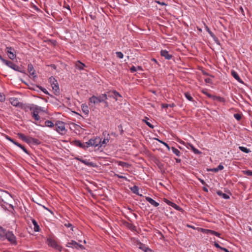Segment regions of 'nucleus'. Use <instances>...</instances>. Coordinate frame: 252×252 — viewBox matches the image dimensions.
I'll use <instances>...</instances> for the list:
<instances>
[{
	"instance_id": "f257e3e1",
	"label": "nucleus",
	"mask_w": 252,
	"mask_h": 252,
	"mask_svg": "<svg viewBox=\"0 0 252 252\" xmlns=\"http://www.w3.org/2000/svg\"><path fill=\"white\" fill-rule=\"evenodd\" d=\"M107 99V95L106 94H102L99 96L93 95L89 98L90 105L91 104H96L99 103L105 102V100Z\"/></svg>"
},
{
	"instance_id": "f03ea898",
	"label": "nucleus",
	"mask_w": 252,
	"mask_h": 252,
	"mask_svg": "<svg viewBox=\"0 0 252 252\" xmlns=\"http://www.w3.org/2000/svg\"><path fill=\"white\" fill-rule=\"evenodd\" d=\"M56 130L61 135H64L67 133V130L65 126V123L62 121H57L55 124Z\"/></svg>"
},
{
	"instance_id": "7ed1b4c3",
	"label": "nucleus",
	"mask_w": 252,
	"mask_h": 252,
	"mask_svg": "<svg viewBox=\"0 0 252 252\" xmlns=\"http://www.w3.org/2000/svg\"><path fill=\"white\" fill-rule=\"evenodd\" d=\"M86 147H89L91 146L102 147V144H101V138L97 137L94 138L90 139L88 141L86 142Z\"/></svg>"
},
{
	"instance_id": "20e7f679",
	"label": "nucleus",
	"mask_w": 252,
	"mask_h": 252,
	"mask_svg": "<svg viewBox=\"0 0 252 252\" xmlns=\"http://www.w3.org/2000/svg\"><path fill=\"white\" fill-rule=\"evenodd\" d=\"M10 103L14 106L18 107L24 109H27V105L19 101L17 98L11 97L9 99Z\"/></svg>"
},
{
	"instance_id": "39448f33",
	"label": "nucleus",
	"mask_w": 252,
	"mask_h": 252,
	"mask_svg": "<svg viewBox=\"0 0 252 252\" xmlns=\"http://www.w3.org/2000/svg\"><path fill=\"white\" fill-rule=\"evenodd\" d=\"M5 237H6L7 240L11 244H13V245L17 244L16 238L12 231H8L7 232L6 231H5Z\"/></svg>"
},
{
	"instance_id": "423d86ee",
	"label": "nucleus",
	"mask_w": 252,
	"mask_h": 252,
	"mask_svg": "<svg viewBox=\"0 0 252 252\" xmlns=\"http://www.w3.org/2000/svg\"><path fill=\"white\" fill-rule=\"evenodd\" d=\"M27 109H29L31 111H32L33 113L36 114H39L41 112L45 111L44 108L34 104H31L30 106H27Z\"/></svg>"
},
{
	"instance_id": "0eeeda50",
	"label": "nucleus",
	"mask_w": 252,
	"mask_h": 252,
	"mask_svg": "<svg viewBox=\"0 0 252 252\" xmlns=\"http://www.w3.org/2000/svg\"><path fill=\"white\" fill-rule=\"evenodd\" d=\"M47 243L49 246L55 248L58 250H61V247L58 245L57 242L53 239L49 238L47 239Z\"/></svg>"
},
{
	"instance_id": "6e6552de",
	"label": "nucleus",
	"mask_w": 252,
	"mask_h": 252,
	"mask_svg": "<svg viewBox=\"0 0 252 252\" xmlns=\"http://www.w3.org/2000/svg\"><path fill=\"white\" fill-rule=\"evenodd\" d=\"M106 94L107 95V98H113L115 99L116 101L118 100V97H122L121 95L115 90L109 91L107 93V94Z\"/></svg>"
},
{
	"instance_id": "1a4fd4ad",
	"label": "nucleus",
	"mask_w": 252,
	"mask_h": 252,
	"mask_svg": "<svg viewBox=\"0 0 252 252\" xmlns=\"http://www.w3.org/2000/svg\"><path fill=\"white\" fill-rule=\"evenodd\" d=\"M49 80L53 90H54L55 92L59 93V87L57 80L53 77H50Z\"/></svg>"
},
{
	"instance_id": "9d476101",
	"label": "nucleus",
	"mask_w": 252,
	"mask_h": 252,
	"mask_svg": "<svg viewBox=\"0 0 252 252\" xmlns=\"http://www.w3.org/2000/svg\"><path fill=\"white\" fill-rule=\"evenodd\" d=\"M164 202L166 204H167L168 205L171 206V207H172L173 208H174L176 210H177L178 211H181V212H183V209L182 208H181L180 207L178 206L175 203H173V202H172L167 200V199H164Z\"/></svg>"
},
{
	"instance_id": "9b49d317",
	"label": "nucleus",
	"mask_w": 252,
	"mask_h": 252,
	"mask_svg": "<svg viewBox=\"0 0 252 252\" xmlns=\"http://www.w3.org/2000/svg\"><path fill=\"white\" fill-rule=\"evenodd\" d=\"M6 52L8 54V57L11 60H14L16 58V55L14 53V49L11 47H6Z\"/></svg>"
},
{
	"instance_id": "f8f14e48",
	"label": "nucleus",
	"mask_w": 252,
	"mask_h": 252,
	"mask_svg": "<svg viewBox=\"0 0 252 252\" xmlns=\"http://www.w3.org/2000/svg\"><path fill=\"white\" fill-rule=\"evenodd\" d=\"M28 70L30 76H32L33 78H35L36 77L35 70L32 64L30 63L28 64Z\"/></svg>"
},
{
	"instance_id": "ddd939ff",
	"label": "nucleus",
	"mask_w": 252,
	"mask_h": 252,
	"mask_svg": "<svg viewBox=\"0 0 252 252\" xmlns=\"http://www.w3.org/2000/svg\"><path fill=\"white\" fill-rule=\"evenodd\" d=\"M18 135L21 139H22L23 140L28 143L31 142L32 141H33L34 140V139L33 138L27 137L24 134L22 133H18Z\"/></svg>"
},
{
	"instance_id": "4468645a",
	"label": "nucleus",
	"mask_w": 252,
	"mask_h": 252,
	"mask_svg": "<svg viewBox=\"0 0 252 252\" xmlns=\"http://www.w3.org/2000/svg\"><path fill=\"white\" fill-rule=\"evenodd\" d=\"M3 63L5 64L6 65H7L8 67H10L11 68L15 70H17L18 67L16 64L13 63L12 62L6 60L3 61Z\"/></svg>"
},
{
	"instance_id": "2eb2a0df",
	"label": "nucleus",
	"mask_w": 252,
	"mask_h": 252,
	"mask_svg": "<svg viewBox=\"0 0 252 252\" xmlns=\"http://www.w3.org/2000/svg\"><path fill=\"white\" fill-rule=\"evenodd\" d=\"M107 135L106 137H105L103 140H102V139L101 138V144H102V147H104L105 144H106L109 141L110 139V135L108 133H107V132H103V135L105 136V135Z\"/></svg>"
},
{
	"instance_id": "dca6fc26",
	"label": "nucleus",
	"mask_w": 252,
	"mask_h": 252,
	"mask_svg": "<svg viewBox=\"0 0 252 252\" xmlns=\"http://www.w3.org/2000/svg\"><path fill=\"white\" fill-rule=\"evenodd\" d=\"M160 54L162 57H164L165 59L168 60H170L172 57V56L166 50H162L160 51Z\"/></svg>"
},
{
	"instance_id": "f3484780",
	"label": "nucleus",
	"mask_w": 252,
	"mask_h": 252,
	"mask_svg": "<svg viewBox=\"0 0 252 252\" xmlns=\"http://www.w3.org/2000/svg\"><path fill=\"white\" fill-rule=\"evenodd\" d=\"M145 199L146 201H147L148 202H149L152 205L154 206V207H158L159 206V203L156 201H155L154 199H153L152 198L150 197H146Z\"/></svg>"
},
{
	"instance_id": "a211bd4d",
	"label": "nucleus",
	"mask_w": 252,
	"mask_h": 252,
	"mask_svg": "<svg viewBox=\"0 0 252 252\" xmlns=\"http://www.w3.org/2000/svg\"><path fill=\"white\" fill-rule=\"evenodd\" d=\"M231 74L232 75V76L237 81H238L240 83H243V82L242 81V80H241V79L240 78V77L239 76L238 73L235 71V70H232L231 71Z\"/></svg>"
},
{
	"instance_id": "6ab92c4d",
	"label": "nucleus",
	"mask_w": 252,
	"mask_h": 252,
	"mask_svg": "<svg viewBox=\"0 0 252 252\" xmlns=\"http://www.w3.org/2000/svg\"><path fill=\"white\" fill-rule=\"evenodd\" d=\"M74 145L76 146H78L80 148H82L84 149H86L88 148V147H86V144L85 143H82L79 140H75L74 141Z\"/></svg>"
},
{
	"instance_id": "aec40b11",
	"label": "nucleus",
	"mask_w": 252,
	"mask_h": 252,
	"mask_svg": "<svg viewBox=\"0 0 252 252\" xmlns=\"http://www.w3.org/2000/svg\"><path fill=\"white\" fill-rule=\"evenodd\" d=\"M78 243L75 241L72 240L69 242H68L66 244V247L72 248L77 249Z\"/></svg>"
},
{
	"instance_id": "412c9836",
	"label": "nucleus",
	"mask_w": 252,
	"mask_h": 252,
	"mask_svg": "<svg viewBox=\"0 0 252 252\" xmlns=\"http://www.w3.org/2000/svg\"><path fill=\"white\" fill-rule=\"evenodd\" d=\"M81 109H82V110L83 111V112L85 114V115H88L89 113V107L88 106V105L85 104V103H84V104H82L81 105Z\"/></svg>"
},
{
	"instance_id": "4be33fe9",
	"label": "nucleus",
	"mask_w": 252,
	"mask_h": 252,
	"mask_svg": "<svg viewBox=\"0 0 252 252\" xmlns=\"http://www.w3.org/2000/svg\"><path fill=\"white\" fill-rule=\"evenodd\" d=\"M77 159L79 161H80V162H81L82 163H84L86 165L91 166H93V163L92 162H90L89 160L83 159L82 158H77Z\"/></svg>"
},
{
	"instance_id": "5701e85b",
	"label": "nucleus",
	"mask_w": 252,
	"mask_h": 252,
	"mask_svg": "<svg viewBox=\"0 0 252 252\" xmlns=\"http://www.w3.org/2000/svg\"><path fill=\"white\" fill-rule=\"evenodd\" d=\"M32 223L34 226V231L35 232H39L40 231V227L36 221L35 220H32Z\"/></svg>"
},
{
	"instance_id": "b1692460",
	"label": "nucleus",
	"mask_w": 252,
	"mask_h": 252,
	"mask_svg": "<svg viewBox=\"0 0 252 252\" xmlns=\"http://www.w3.org/2000/svg\"><path fill=\"white\" fill-rule=\"evenodd\" d=\"M217 193L220 196L222 197L223 198L228 199L230 198L229 196L225 193H223L221 191L219 190L217 192Z\"/></svg>"
},
{
	"instance_id": "393cba45",
	"label": "nucleus",
	"mask_w": 252,
	"mask_h": 252,
	"mask_svg": "<svg viewBox=\"0 0 252 252\" xmlns=\"http://www.w3.org/2000/svg\"><path fill=\"white\" fill-rule=\"evenodd\" d=\"M223 168H224L223 166L221 164H220L217 168H214L210 169L209 170V171L214 172H217L220 170H222V169H223Z\"/></svg>"
},
{
	"instance_id": "a878e982",
	"label": "nucleus",
	"mask_w": 252,
	"mask_h": 252,
	"mask_svg": "<svg viewBox=\"0 0 252 252\" xmlns=\"http://www.w3.org/2000/svg\"><path fill=\"white\" fill-rule=\"evenodd\" d=\"M6 230L0 226V239L3 240L5 238Z\"/></svg>"
},
{
	"instance_id": "bb28decb",
	"label": "nucleus",
	"mask_w": 252,
	"mask_h": 252,
	"mask_svg": "<svg viewBox=\"0 0 252 252\" xmlns=\"http://www.w3.org/2000/svg\"><path fill=\"white\" fill-rule=\"evenodd\" d=\"M117 163L119 166H122L123 167H129V164L126 162L122 161H117Z\"/></svg>"
},
{
	"instance_id": "cd10ccee",
	"label": "nucleus",
	"mask_w": 252,
	"mask_h": 252,
	"mask_svg": "<svg viewBox=\"0 0 252 252\" xmlns=\"http://www.w3.org/2000/svg\"><path fill=\"white\" fill-rule=\"evenodd\" d=\"M205 30L206 31L209 33V34L211 35L212 37H213L214 39L216 38V36L214 35V34L210 30L208 27L206 25L205 23H204Z\"/></svg>"
},
{
	"instance_id": "c85d7f7f",
	"label": "nucleus",
	"mask_w": 252,
	"mask_h": 252,
	"mask_svg": "<svg viewBox=\"0 0 252 252\" xmlns=\"http://www.w3.org/2000/svg\"><path fill=\"white\" fill-rule=\"evenodd\" d=\"M76 67L78 68L80 70H82L84 69L85 66V64L80 61H78L76 64Z\"/></svg>"
},
{
	"instance_id": "c756f323",
	"label": "nucleus",
	"mask_w": 252,
	"mask_h": 252,
	"mask_svg": "<svg viewBox=\"0 0 252 252\" xmlns=\"http://www.w3.org/2000/svg\"><path fill=\"white\" fill-rule=\"evenodd\" d=\"M239 149L241 151H242L245 153H249L251 152L249 149H248L247 148L243 147V146H239Z\"/></svg>"
},
{
	"instance_id": "7c9ffc66",
	"label": "nucleus",
	"mask_w": 252,
	"mask_h": 252,
	"mask_svg": "<svg viewBox=\"0 0 252 252\" xmlns=\"http://www.w3.org/2000/svg\"><path fill=\"white\" fill-rule=\"evenodd\" d=\"M45 125L47 127H52L54 126V124L52 121L47 120L45 122Z\"/></svg>"
},
{
	"instance_id": "2f4dec72",
	"label": "nucleus",
	"mask_w": 252,
	"mask_h": 252,
	"mask_svg": "<svg viewBox=\"0 0 252 252\" xmlns=\"http://www.w3.org/2000/svg\"><path fill=\"white\" fill-rule=\"evenodd\" d=\"M171 149H172L173 153L174 154H175L177 156H178V157L180 156L181 152L179 150H178L177 149H176L174 147H172Z\"/></svg>"
},
{
	"instance_id": "473e14b6",
	"label": "nucleus",
	"mask_w": 252,
	"mask_h": 252,
	"mask_svg": "<svg viewBox=\"0 0 252 252\" xmlns=\"http://www.w3.org/2000/svg\"><path fill=\"white\" fill-rule=\"evenodd\" d=\"M148 120V119L147 117H146L145 119L143 120V121L149 127H150L151 128H153L154 127V126H153L150 122H149Z\"/></svg>"
},
{
	"instance_id": "72a5a7b5",
	"label": "nucleus",
	"mask_w": 252,
	"mask_h": 252,
	"mask_svg": "<svg viewBox=\"0 0 252 252\" xmlns=\"http://www.w3.org/2000/svg\"><path fill=\"white\" fill-rule=\"evenodd\" d=\"M131 190L132 192L136 194H138V188L136 186H134L133 187L131 188Z\"/></svg>"
},
{
	"instance_id": "f704fd0d",
	"label": "nucleus",
	"mask_w": 252,
	"mask_h": 252,
	"mask_svg": "<svg viewBox=\"0 0 252 252\" xmlns=\"http://www.w3.org/2000/svg\"><path fill=\"white\" fill-rule=\"evenodd\" d=\"M139 248L144 251L145 252H147L148 251H150L149 249L147 248L144 245L142 244H140L139 245Z\"/></svg>"
},
{
	"instance_id": "c9c22d12",
	"label": "nucleus",
	"mask_w": 252,
	"mask_h": 252,
	"mask_svg": "<svg viewBox=\"0 0 252 252\" xmlns=\"http://www.w3.org/2000/svg\"><path fill=\"white\" fill-rule=\"evenodd\" d=\"M185 95L186 98L187 99H188L189 100V101H192L193 100L192 97H191V96L190 95V94L189 93H185Z\"/></svg>"
},
{
	"instance_id": "e433bc0d",
	"label": "nucleus",
	"mask_w": 252,
	"mask_h": 252,
	"mask_svg": "<svg viewBox=\"0 0 252 252\" xmlns=\"http://www.w3.org/2000/svg\"><path fill=\"white\" fill-rule=\"evenodd\" d=\"M114 176L117 177H118L119 178L123 179L125 180L126 181H129L126 176H122V175H120L117 174H114Z\"/></svg>"
},
{
	"instance_id": "4c0bfd02",
	"label": "nucleus",
	"mask_w": 252,
	"mask_h": 252,
	"mask_svg": "<svg viewBox=\"0 0 252 252\" xmlns=\"http://www.w3.org/2000/svg\"><path fill=\"white\" fill-rule=\"evenodd\" d=\"M117 57L119 59H123L124 57L123 54L121 52H117L116 53Z\"/></svg>"
},
{
	"instance_id": "58836bf2",
	"label": "nucleus",
	"mask_w": 252,
	"mask_h": 252,
	"mask_svg": "<svg viewBox=\"0 0 252 252\" xmlns=\"http://www.w3.org/2000/svg\"><path fill=\"white\" fill-rule=\"evenodd\" d=\"M32 116L35 121H38L40 119V117L38 115V114L32 113Z\"/></svg>"
},
{
	"instance_id": "ea45409f",
	"label": "nucleus",
	"mask_w": 252,
	"mask_h": 252,
	"mask_svg": "<svg viewBox=\"0 0 252 252\" xmlns=\"http://www.w3.org/2000/svg\"><path fill=\"white\" fill-rule=\"evenodd\" d=\"M158 141L160 143H162L163 145H164V146H165L167 148V149H168V151H170V148L169 146V145H168L166 143H165V142H163V141H161V140H158Z\"/></svg>"
},
{
	"instance_id": "a19ab883",
	"label": "nucleus",
	"mask_w": 252,
	"mask_h": 252,
	"mask_svg": "<svg viewBox=\"0 0 252 252\" xmlns=\"http://www.w3.org/2000/svg\"><path fill=\"white\" fill-rule=\"evenodd\" d=\"M234 117L238 121H240L241 119V115L238 113L235 114Z\"/></svg>"
},
{
	"instance_id": "79ce46f5",
	"label": "nucleus",
	"mask_w": 252,
	"mask_h": 252,
	"mask_svg": "<svg viewBox=\"0 0 252 252\" xmlns=\"http://www.w3.org/2000/svg\"><path fill=\"white\" fill-rule=\"evenodd\" d=\"M5 100V96L3 94L0 93V101L4 102Z\"/></svg>"
},
{
	"instance_id": "37998d69",
	"label": "nucleus",
	"mask_w": 252,
	"mask_h": 252,
	"mask_svg": "<svg viewBox=\"0 0 252 252\" xmlns=\"http://www.w3.org/2000/svg\"><path fill=\"white\" fill-rule=\"evenodd\" d=\"M193 153L195 154H201V152L198 150V149H196L195 148H194L192 150Z\"/></svg>"
},
{
	"instance_id": "c03bdc74",
	"label": "nucleus",
	"mask_w": 252,
	"mask_h": 252,
	"mask_svg": "<svg viewBox=\"0 0 252 252\" xmlns=\"http://www.w3.org/2000/svg\"><path fill=\"white\" fill-rule=\"evenodd\" d=\"M5 138L9 140V141L11 142L12 143H13L14 144V143H16V142L14 140H13L12 138H11L9 136H8V135H5Z\"/></svg>"
},
{
	"instance_id": "a18cd8bd",
	"label": "nucleus",
	"mask_w": 252,
	"mask_h": 252,
	"mask_svg": "<svg viewBox=\"0 0 252 252\" xmlns=\"http://www.w3.org/2000/svg\"><path fill=\"white\" fill-rule=\"evenodd\" d=\"M209 230V229L201 228V232L205 234H208Z\"/></svg>"
},
{
	"instance_id": "49530a36",
	"label": "nucleus",
	"mask_w": 252,
	"mask_h": 252,
	"mask_svg": "<svg viewBox=\"0 0 252 252\" xmlns=\"http://www.w3.org/2000/svg\"><path fill=\"white\" fill-rule=\"evenodd\" d=\"M130 69V71L132 73L137 71L136 67L134 66H132Z\"/></svg>"
},
{
	"instance_id": "de8ad7c7",
	"label": "nucleus",
	"mask_w": 252,
	"mask_h": 252,
	"mask_svg": "<svg viewBox=\"0 0 252 252\" xmlns=\"http://www.w3.org/2000/svg\"><path fill=\"white\" fill-rule=\"evenodd\" d=\"M14 145H16L17 146L19 147V148H20L21 149H23V148H24V147L23 146H22L21 144L18 143V142H16V143H14Z\"/></svg>"
},
{
	"instance_id": "09e8293b",
	"label": "nucleus",
	"mask_w": 252,
	"mask_h": 252,
	"mask_svg": "<svg viewBox=\"0 0 252 252\" xmlns=\"http://www.w3.org/2000/svg\"><path fill=\"white\" fill-rule=\"evenodd\" d=\"M214 246H215L216 248L220 249V250H221V249L222 248L221 246H220L218 243H217L216 242L215 243Z\"/></svg>"
},
{
	"instance_id": "8fccbe9b",
	"label": "nucleus",
	"mask_w": 252,
	"mask_h": 252,
	"mask_svg": "<svg viewBox=\"0 0 252 252\" xmlns=\"http://www.w3.org/2000/svg\"><path fill=\"white\" fill-rule=\"evenodd\" d=\"M245 173L248 176H252V171L250 170H247L245 172Z\"/></svg>"
},
{
	"instance_id": "3c124183",
	"label": "nucleus",
	"mask_w": 252,
	"mask_h": 252,
	"mask_svg": "<svg viewBox=\"0 0 252 252\" xmlns=\"http://www.w3.org/2000/svg\"><path fill=\"white\" fill-rule=\"evenodd\" d=\"M78 248H79V249H80L81 250H84V249H85V248H84V247L83 245H81V244H78V245H77V249H78Z\"/></svg>"
},
{
	"instance_id": "603ef678",
	"label": "nucleus",
	"mask_w": 252,
	"mask_h": 252,
	"mask_svg": "<svg viewBox=\"0 0 252 252\" xmlns=\"http://www.w3.org/2000/svg\"><path fill=\"white\" fill-rule=\"evenodd\" d=\"M65 225L67 227H71V229L73 230L72 225L71 223H68L67 224H65Z\"/></svg>"
},
{
	"instance_id": "864d4df0",
	"label": "nucleus",
	"mask_w": 252,
	"mask_h": 252,
	"mask_svg": "<svg viewBox=\"0 0 252 252\" xmlns=\"http://www.w3.org/2000/svg\"><path fill=\"white\" fill-rule=\"evenodd\" d=\"M156 2L158 3L159 4L162 5H166V4H165L164 2H160L159 1H156Z\"/></svg>"
},
{
	"instance_id": "5fc2aeb1",
	"label": "nucleus",
	"mask_w": 252,
	"mask_h": 252,
	"mask_svg": "<svg viewBox=\"0 0 252 252\" xmlns=\"http://www.w3.org/2000/svg\"><path fill=\"white\" fill-rule=\"evenodd\" d=\"M169 106V105L167 104H162L161 107L163 108H167Z\"/></svg>"
},
{
	"instance_id": "6e6d98bb",
	"label": "nucleus",
	"mask_w": 252,
	"mask_h": 252,
	"mask_svg": "<svg viewBox=\"0 0 252 252\" xmlns=\"http://www.w3.org/2000/svg\"><path fill=\"white\" fill-rule=\"evenodd\" d=\"M214 235H215V236H217V237H219V238H220V233H219V232H218L215 231V233H214Z\"/></svg>"
},
{
	"instance_id": "4d7b16f0",
	"label": "nucleus",
	"mask_w": 252,
	"mask_h": 252,
	"mask_svg": "<svg viewBox=\"0 0 252 252\" xmlns=\"http://www.w3.org/2000/svg\"><path fill=\"white\" fill-rule=\"evenodd\" d=\"M215 231L212 230H209L208 234H214Z\"/></svg>"
},
{
	"instance_id": "13d9d810",
	"label": "nucleus",
	"mask_w": 252,
	"mask_h": 252,
	"mask_svg": "<svg viewBox=\"0 0 252 252\" xmlns=\"http://www.w3.org/2000/svg\"><path fill=\"white\" fill-rule=\"evenodd\" d=\"M41 90L45 94H48V93L47 91L45 89H41Z\"/></svg>"
},
{
	"instance_id": "bf43d9fd",
	"label": "nucleus",
	"mask_w": 252,
	"mask_h": 252,
	"mask_svg": "<svg viewBox=\"0 0 252 252\" xmlns=\"http://www.w3.org/2000/svg\"><path fill=\"white\" fill-rule=\"evenodd\" d=\"M136 69H137V70H141V71L143 70L142 67L140 66H137Z\"/></svg>"
},
{
	"instance_id": "052dcab7",
	"label": "nucleus",
	"mask_w": 252,
	"mask_h": 252,
	"mask_svg": "<svg viewBox=\"0 0 252 252\" xmlns=\"http://www.w3.org/2000/svg\"><path fill=\"white\" fill-rule=\"evenodd\" d=\"M221 250L224 251L225 252H229V251H228V250H227V249L225 248H222L221 249Z\"/></svg>"
},
{
	"instance_id": "680f3d73",
	"label": "nucleus",
	"mask_w": 252,
	"mask_h": 252,
	"mask_svg": "<svg viewBox=\"0 0 252 252\" xmlns=\"http://www.w3.org/2000/svg\"><path fill=\"white\" fill-rule=\"evenodd\" d=\"M188 145H189V146L190 147V149H191V150H192V149H193L194 148H195V147H194L192 144H189Z\"/></svg>"
},
{
	"instance_id": "e2e57ef3",
	"label": "nucleus",
	"mask_w": 252,
	"mask_h": 252,
	"mask_svg": "<svg viewBox=\"0 0 252 252\" xmlns=\"http://www.w3.org/2000/svg\"><path fill=\"white\" fill-rule=\"evenodd\" d=\"M175 160L177 163H180L181 161V160L179 158H175Z\"/></svg>"
},
{
	"instance_id": "0e129e2a",
	"label": "nucleus",
	"mask_w": 252,
	"mask_h": 252,
	"mask_svg": "<svg viewBox=\"0 0 252 252\" xmlns=\"http://www.w3.org/2000/svg\"><path fill=\"white\" fill-rule=\"evenodd\" d=\"M22 150L26 153L28 154V151L26 150V149L24 147L23 148Z\"/></svg>"
},
{
	"instance_id": "69168bd1",
	"label": "nucleus",
	"mask_w": 252,
	"mask_h": 252,
	"mask_svg": "<svg viewBox=\"0 0 252 252\" xmlns=\"http://www.w3.org/2000/svg\"><path fill=\"white\" fill-rule=\"evenodd\" d=\"M103 102L105 103V107L108 106V103L106 100H105V102Z\"/></svg>"
},
{
	"instance_id": "338daca9",
	"label": "nucleus",
	"mask_w": 252,
	"mask_h": 252,
	"mask_svg": "<svg viewBox=\"0 0 252 252\" xmlns=\"http://www.w3.org/2000/svg\"><path fill=\"white\" fill-rule=\"evenodd\" d=\"M168 105H169V106L170 107H173L175 106L174 104H173V103L168 104Z\"/></svg>"
},
{
	"instance_id": "774afa93",
	"label": "nucleus",
	"mask_w": 252,
	"mask_h": 252,
	"mask_svg": "<svg viewBox=\"0 0 252 252\" xmlns=\"http://www.w3.org/2000/svg\"><path fill=\"white\" fill-rule=\"evenodd\" d=\"M152 61H153V62H155V63H157V61L156 60V59H154V58H153V59H152Z\"/></svg>"
}]
</instances>
